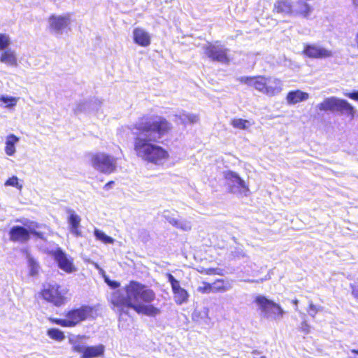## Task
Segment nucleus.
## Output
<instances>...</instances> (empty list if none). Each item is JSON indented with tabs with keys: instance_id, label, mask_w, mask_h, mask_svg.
Masks as SVG:
<instances>
[{
	"instance_id": "nucleus-1",
	"label": "nucleus",
	"mask_w": 358,
	"mask_h": 358,
	"mask_svg": "<svg viewBox=\"0 0 358 358\" xmlns=\"http://www.w3.org/2000/svg\"><path fill=\"white\" fill-rule=\"evenodd\" d=\"M133 129L144 136L137 135L134 139V151L141 160L154 165H161L169 159V151L156 143L172 132L173 127L165 117L154 115H143Z\"/></svg>"
},
{
	"instance_id": "nucleus-15",
	"label": "nucleus",
	"mask_w": 358,
	"mask_h": 358,
	"mask_svg": "<svg viewBox=\"0 0 358 358\" xmlns=\"http://www.w3.org/2000/svg\"><path fill=\"white\" fill-rule=\"evenodd\" d=\"M49 29L57 33H62L65 29H69L71 17L69 13L64 15H51L48 17Z\"/></svg>"
},
{
	"instance_id": "nucleus-4",
	"label": "nucleus",
	"mask_w": 358,
	"mask_h": 358,
	"mask_svg": "<svg viewBox=\"0 0 358 358\" xmlns=\"http://www.w3.org/2000/svg\"><path fill=\"white\" fill-rule=\"evenodd\" d=\"M69 293L68 288L55 282L44 284L38 294L45 302L60 308L65 306L69 301Z\"/></svg>"
},
{
	"instance_id": "nucleus-30",
	"label": "nucleus",
	"mask_w": 358,
	"mask_h": 358,
	"mask_svg": "<svg viewBox=\"0 0 358 358\" xmlns=\"http://www.w3.org/2000/svg\"><path fill=\"white\" fill-rule=\"evenodd\" d=\"M197 291L203 294L214 292L213 285L208 282H202V286L197 288Z\"/></svg>"
},
{
	"instance_id": "nucleus-42",
	"label": "nucleus",
	"mask_w": 358,
	"mask_h": 358,
	"mask_svg": "<svg viewBox=\"0 0 358 358\" xmlns=\"http://www.w3.org/2000/svg\"><path fill=\"white\" fill-rule=\"evenodd\" d=\"M352 3L355 7L358 8V0H352Z\"/></svg>"
},
{
	"instance_id": "nucleus-31",
	"label": "nucleus",
	"mask_w": 358,
	"mask_h": 358,
	"mask_svg": "<svg viewBox=\"0 0 358 358\" xmlns=\"http://www.w3.org/2000/svg\"><path fill=\"white\" fill-rule=\"evenodd\" d=\"M4 185L6 186L15 187L19 190H21L22 189V185L19 182L17 177L15 176L7 179Z\"/></svg>"
},
{
	"instance_id": "nucleus-33",
	"label": "nucleus",
	"mask_w": 358,
	"mask_h": 358,
	"mask_svg": "<svg viewBox=\"0 0 358 358\" xmlns=\"http://www.w3.org/2000/svg\"><path fill=\"white\" fill-rule=\"evenodd\" d=\"M9 37L4 34H0V50H5V49L9 45Z\"/></svg>"
},
{
	"instance_id": "nucleus-14",
	"label": "nucleus",
	"mask_w": 358,
	"mask_h": 358,
	"mask_svg": "<svg viewBox=\"0 0 358 358\" xmlns=\"http://www.w3.org/2000/svg\"><path fill=\"white\" fill-rule=\"evenodd\" d=\"M166 276L171 284L176 303L182 305L187 302L189 298L187 291L180 286V282L177 280L171 273H167Z\"/></svg>"
},
{
	"instance_id": "nucleus-20",
	"label": "nucleus",
	"mask_w": 358,
	"mask_h": 358,
	"mask_svg": "<svg viewBox=\"0 0 358 358\" xmlns=\"http://www.w3.org/2000/svg\"><path fill=\"white\" fill-rule=\"evenodd\" d=\"M308 97L309 95L307 92L296 90L289 92L287 94L286 99L288 104L294 105L307 100Z\"/></svg>"
},
{
	"instance_id": "nucleus-36",
	"label": "nucleus",
	"mask_w": 358,
	"mask_h": 358,
	"mask_svg": "<svg viewBox=\"0 0 358 358\" xmlns=\"http://www.w3.org/2000/svg\"><path fill=\"white\" fill-rule=\"evenodd\" d=\"M344 95L350 99L358 101V90H354L350 92H345Z\"/></svg>"
},
{
	"instance_id": "nucleus-10",
	"label": "nucleus",
	"mask_w": 358,
	"mask_h": 358,
	"mask_svg": "<svg viewBox=\"0 0 358 358\" xmlns=\"http://www.w3.org/2000/svg\"><path fill=\"white\" fill-rule=\"evenodd\" d=\"M71 345L73 352L80 354V358H97L104 354L105 348L102 344L97 345H85L80 341L70 338L69 341Z\"/></svg>"
},
{
	"instance_id": "nucleus-3",
	"label": "nucleus",
	"mask_w": 358,
	"mask_h": 358,
	"mask_svg": "<svg viewBox=\"0 0 358 358\" xmlns=\"http://www.w3.org/2000/svg\"><path fill=\"white\" fill-rule=\"evenodd\" d=\"M96 310L94 307L88 305H82L66 310L64 313V318L50 317L48 320L51 324L62 327L71 328L80 324L90 317H94Z\"/></svg>"
},
{
	"instance_id": "nucleus-27",
	"label": "nucleus",
	"mask_w": 358,
	"mask_h": 358,
	"mask_svg": "<svg viewBox=\"0 0 358 358\" xmlns=\"http://www.w3.org/2000/svg\"><path fill=\"white\" fill-rule=\"evenodd\" d=\"M28 266L29 268V275L36 276L38 274L40 270V265L38 262L33 257L28 259Z\"/></svg>"
},
{
	"instance_id": "nucleus-45",
	"label": "nucleus",
	"mask_w": 358,
	"mask_h": 358,
	"mask_svg": "<svg viewBox=\"0 0 358 358\" xmlns=\"http://www.w3.org/2000/svg\"><path fill=\"white\" fill-rule=\"evenodd\" d=\"M260 358H266L264 356H260Z\"/></svg>"
},
{
	"instance_id": "nucleus-13",
	"label": "nucleus",
	"mask_w": 358,
	"mask_h": 358,
	"mask_svg": "<svg viewBox=\"0 0 358 358\" xmlns=\"http://www.w3.org/2000/svg\"><path fill=\"white\" fill-rule=\"evenodd\" d=\"M304 55L311 59H326L333 56L332 51L317 43L304 44L303 50Z\"/></svg>"
},
{
	"instance_id": "nucleus-22",
	"label": "nucleus",
	"mask_w": 358,
	"mask_h": 358,
	"mask_svg": "<svg viewBox=\"0 0 358 358\" xmlns=\"http://www.w3.org/2000/svg\"><path fill=\"white\" fill-rule=\"evenodd\" d=\"M0 62L10 66H16L17 59L15 53L10 49L3 50L0 55Z\"/></svg>"
},
{
	"instance_id": "nucleus-2",
	"label": "nucleus",
	"mask_w": 358,
	"mask_h": 358,
	"mask_svg": "<svg viewBox=\"0 0 358 358\" xmlns=\"http://www.w3.org/2000/svg\"><path fill=\"white\" fill-rule=\"evenodd\" d=\"M124 295L120 291L114 292L110 303L112 309L120 315L127 314L130 309L137 314L155 317L161 313L160 308L151 304L156 299V293L145 284L136 280H130L124 287Z\"/></svg>"
},
{
	"instance_id": "nucleus-37",
	"label": "nucleus",
	"mask_w": 358,
	"mask_h": 358,
	"mask_svg": "<svg viewBox=\"0 0 358 358\" xmlns=\"http://www.w3.org/2000/svg\"><path fill=\"white\" fill-rule=\"evenodd\" d=\"M300 330L305 334H308L310 332V326L308 324L306 320H303L299 327Z\"/></svg>"
},
{
	"instance_id": "nucleus-11",
	"label": "nucleus",
	"mask_w": 358,
	"mask_h": 358,
	"mask_svg": "<svg viewBox=\"0 0 358 358\" xmlns=\"http://www.w3.org/2000/svg\"><path fill=\"white\" fill-rule=\"evenodd\" d=\"M204 53L213 62L222 64H229L230 62L229 50L219 41L207 43L204 47Z\"/></svg>"
},
{
	"instance_id": "nucleus-23",
	"label": "nucleus",
	"mask_w": 358,
	"mask_h": 358,
	"mask_svg": "<svg viewBox=\"0 0 358 358\" xmlns=\"http://www.w3.org/2000/svg\"><path fill=\"white\" fill-rule=\"evenodd\" d=\"M19 138L13 134L6 137L5 152L8 156H13L15 152V144L19 141Z\"/></svg>"
},
{
	"instance_id": "nucleus-40",
	"label": "nucleus",
	"mask_w": 358,
	"mask_h": 358,
	"mask_svg": "<svg viewBox=\"0 0 358 358\" xmlns=\"http://www.w3.org/2000/svg\"><path fill=\"white\" fill-rule=\"evenodd\" d=\"M252 355H253V358H260V356H262L259 352H257L255 350L252 352Z\"/></svg>"
},
{
	"instance_id": "nucleus-16",
	"label": "nucleus",
	"mask_w": 358,
	"mask_h": 358,
	"mask_svg": "<svg viewBox=\"0 0 358 358\" xmlns=\"http://www.w3.org/2000/svg\"><path fill=\"white\" fill-rule=\"evenodd\" d=\"M68 213L67 222L70 231L76 237L82 236V231L80 230L81 217L73 209H66Z\"/></svg>"
},
{
	"instance_id": "nucleus-41",
	"label": "nucleus",
	"mask_w": 358,
	"mask_h": 358,
	"mask_svg": "<svg viewBox=\"0 0 358 358\" xmlns=\"http://www.w3.org/2000/svg\"><path fill=\"white\" fill-rule=\"evenodd\" d=\"M113 183H114V182H113V181H112V180H111V181H109V182H108L104 185V187H104L105 189L109 188V187L111 186V185H113Z\"/></svg>"
},
{
	"instance_id": "nucleus-43",
	"label": "nucleus",
	"mask_w": 358,
	"mask_h": 358,
	"mask_svg": "<svg viewBox=\"0 0 358 358\" xmlns=\"http://www.w3.org/2000/svg\"><path fill=\"white\" fill-rule=\"evenodd\" d=\"M298 303H299V301H298L297 299H294L293 301V303L296 306V310H297V304H298Z\"/></svg>"
},
{
	"instance_id": "nucleus-17",
	"label": "nucleus",
	"mask_w": 358,
	"mask_h": 358,
	"mask_svg": "<svg viewBox=\"0 0 358 358\" xmlns=\"http://www.w3.org/2000/svg\"><path fill=\"white\" fill-rule=\"evenodd\" d=\"M312 12L313 8L303 0L293 3V17L308 18Z\"/></svg>"
},
{
	"instance_id": "nucleus-34",
	"label": "nucleus",
	"mask_w": 358,
	"mask_h": 358,
	"mask_svg": "<svg viewBox=\"0 0 358 358\" xmlns=\"http://www.w3.org/2000/svg\"><path fill=\"white\" fill-rule=\"evenodd\" d=\"M246 120L243 119H233L231 120V124L234 127L243 129L245 128Z\"/></svg>"
},
{
	"instance_id": "nucleus-38",
	"label": "nucleus",
	"mask_w": 358,
	"mask_h": 358,
	"mask_svg": "<svg viewBox=\"0 0 358 358\" xmlns=\"http://www.w3.org/2000/svg\"><path fill=\"white\" fill-rule=\"evenodd\" d=\"M106 283L112 288L115 289L120 286V283L117 281L110 280L108 279H106Z\"/></svg>"
},
{
	"instance_id": "nucleus-6",
	"label": "nucleus",
	"mask_w": 358,
	"mask_h": 358,
	"mask_svg": "<svg viewBox=\"0 0 358 358\" xmlns=\"http://www.w3.org/2000/svg\"><path fill=\"white\" fill-rule=\"evenodd\" d=\"M28 228L20 225H15L8 231L9 241L13 243H24L29 241L31 236L41 240H45V234L37 231L39 224L36 222H30Z\"/></svg>"
},
{
	"instance_id": "nucleus-7",
	"label": "nucleus",
	"mask_w": 358,
	"mask_h": 358,
	"mask_svg": "<svg viewBox=\"0 0 358 358\" xmlns=\"http://www.w3.org/2000/svg\"><path fill=\"white\" fill-rule=\"evenodd\" d=\"M255 303L261 310L263 317L268 320H279L282 318L285 311L281 306L266 296L259 295L255 298Z\"/></svg>"
},
{
	"instance_id": "nucleus-24",
	"label": "nucleus",
	"mask_w": 358,
	"mask_h": 358,
	"mask_svg": "<svg viewBox=\"0 0 358 358\" xmlns=\"http://www.w3.org/2000/svg\"><path fill=\"white\" fill-rule=\"evenodd\" d=\"M213 287L214 293H223L230 288V284L224 279L219 278L211 283Z\"/></svg>"
},
{
	"instance_id": "nucleus-28",
	"label": "nucleus",
	"mask_w": 358,
	"mask_h": 358,
	"mask_svg": "<svg viewBox=\"0 0 358 358\" xmlns=\"http://www.w3.org/2000/svg\"><path fill=\"white\" fill-rule=\"evenodd\" d=\"M199 272L206 275H223L224 270L220 268H202Z\"/></svg>"
},
{
	"instance_id": "nucleus-26",
	"label": "nucleus",
	"mask_w": 358,
	"mask_h": 358,
	"mask_svg": "<svg viewBox=\"0 0 358 358\" xmlns=\"http://www.w3.org/2000/svg\"><path fill=\"white\" fill-rule=\"evenodd\" d=\"M180 118L184 124H192L196 123L199 120L198 115L192 113H183L180 115Z\"/></svg>"
},
{
	"instance_id": "nucleus-29",
	"label": "nucleus",
	"mask_w": 358,
	"mask_h": 358,
	"mask_svg": "<svg viewBox=\"0 0 358 358\" xmlns=\"http://www.w3.org/2000/svg\"><path fill=\"white\" fill-rule=\"evenodd\" d=\"M94 235L98 240H99L103 243L107 244L114 243V239L113 238L106 235L105 233H103L101 231H99V229H95Z\"/></svg>"
},
{
	"instance_id": "nucleus-21",
	"label": "nucleus",
	"mask_w": 358,
	"mask_h": 358,
	"mask_svg": "<svg viewBox=\"0 0 358 358\" xmlns=\"http://www.w3.org/2000/svg\"><path fill=\"white\" fill-rule=\"evenodd\" d=\"M224 185L229 191L233 192L234 187H239L242 185L241 178L235 173L228 171L224 173Z\"/></svg>"
},
{
	"instance_id": "nucleus-44",
	"label": "nucleus",
	"mask_w": 358,
	"mask_h": 358,
	"mask_svg": "<svg viewBox=\"0 0 358 358\" xmlns=\"http://www.w3.org/2000/svg\"><path fill=\"white\" fill-rule=\"evenodd\" d=\"M351 352L354 354L358 355V350L353 349L351 350Z\"/></svg>"
},
{
	"instance_id": "nucleus-9",
	"label": "nucleus",
	"mask_w": 358,
	"mask_h": 358,
	"mask_svg": "<svg viewBox=\"0 0 358 358\" xmlns=\"http://www.w3.org/2000/svg\"><path fill=\"white\" fill-rule=\"evenodd\" d=\"M92 167L105 174H110L116 170V159L105 152H96L90 156Z\"/></svg>"
},
{
	"instance_id": "nucleus-35",
	"label": "nucleus",
	"mask_w": 358,
	"mask_h": 358,
	"mask_svg": "<svg viewBox=\"0 0 358 358\" xmlns=\"http://www.w3.org/2000/svg\"><path fill=\"white\" fill-rule=\"evenodd\" d=\"M320 310V307L316 306L312 302L309 304V310H308V314L314 317L317 313Z\"/></svg>"
},
{
	"instance_id": "nucleus-25",
	"label": "nucleus",
	"mask_w": 358,
	"mask_h": 358,
	"mask_svg": "<svg viewBox=\"0 0 358 358\" xmlns=\"http://www.w3.org/2000/svg\"><path fill=\"white\" fill-rule=\"evenodd\" d=\"M48 336L56 341L61 342L65 338L64 333L57 328H50L47 330Z\"/></svg>"
},
{
	"instance_id": "nucleus-8",
	"label": "nucleus",
	"mask_w": 358,
	"mask_h": 358,
	"mask_svg": "<svg viewBox=\"0 0 358 358\" xmlns=\"http://www.w3.org/2000/svg\"><path fill=\"white\" fill-rule=\"evenodd\" d=\"M321 111H337L346 113L354 117L356 110L347 100L339 99L335 96L326 98L322 102L317 106Z\"/></svg>"
},
{
	"instance_id": "nucleus-18",
	"label": "nucleus",
	"mask_w": 358,
	"mask_h": 358,
	"mask_svg": "<svg viewBox=\"0 0 358 358\" xmlns=\"http://www.w3.org/2000/svg\"><path fill=\"white\" fill-rule=\"evenodd\" d=\"M273 12L282 16L293 17V2L291 0H278L274 3Z\"/></svg>"
},
{
	"instance_id": "nucleus-5",
	"label": "nucleus",
	"mask_w": 358,
	"mask_h": 358,
	"mask_svg": "<svg viewBox=\"0 0 358 358\" xmlns=\"http://www.w3.org/2000/svg\"><path fill=\"white\" fill-rule=\"evenodd\" d=\"M248 87H252L264 94L273 96L280 93L282 90V83L281 80L273 77L248 76Z\"/></svg>"
},
{
	"instance_id": "nucleus-39",
	"label": "nucleus",
	"mask_w": 358,
	"mask_h": 358,
	"mask_svg": "<svg viewBox=\"0 0 358 358\" xmlns=\"http://www.w3.org/2000/svg\"><path fill=\"white\" fill-rule=\"evenodd\" d=\"M352 296L358 299V285H351Z\"/></svg>"
},
{
	"instance_id": "nucleus-32",
	"label": "nucleus",
	"mask_w": 358,
	"mask_h": 358,
	"mask_svg": "<svg viewBox=\"0 0 358 358\" xmlns=\"http://www.w3.org/2000/svg\"><path fill=\"white\" fill-rule=\"evenodd\" d=\"M0 101L4 103L6 107H13L16 105L17 99L14 97L1 96H0Z\"/></svg>"
},
{
	"instance_id": "nucleus-12",
	"label": "nucleus",
	"mask_w": 358,
	"mask_h": 358,
	"mask_svg": "<svg viewBox=\"0 0 358 358\" xmlns=\"http://www.w3.org/2000/svg\"><path fill=\"white\" fill-rule=\"evenodd\" d=\"M51 256L57 264V266L66 273L76 271V268L73 264V259L68 256L61 248H57L50 252Z\"/></svg>"
},
{
	"instance_id": "nucleus-19",
	"label": "nucleus",
	"mask_w": 358,
	"mask_h": 358,
	"mask_svg": "<svg viewBox=\"0 0 358 358\" xmlns=\"http://www.w3.org/2000/svg\"><path fill=\"white\" fill-rule=\"evenodd\" d=\"M133 39L137 45L146 47L150 44V36L144 29L137 27L133 31Z\"/></svg>"
}]
</instances>
